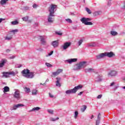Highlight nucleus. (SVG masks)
<instances>
[{"mask_svg": "<svg viewBox=\"0 0 125 125\" xmlns=\"http://www.w3.org/2000/svg\"><path fill=\"white\" fill-rule=\"evenodd\" d=\"M16 57V56H12L10 57H9V59H14Z\"/></svg>", "mask_w": 125, "mask_h": 125, "instance_id": "obj_46", "label": "nucleus"}, {"mask_svg": "<svg viewBox=\"0 0 125 125\" xmlns=\"http://www.w3.org/2000/svg\"><path fill=\"white\" fill-rule=\"evenodd\" d=\"M48 81H49V80H48V79H47V80H46V82H48Z\"/></svg>", "mask_w": 125, "mask_h": 125, "instance_id": "obj_64", "label": "nucleus"}, {"mask_svg": "<svg viewBox=\"0 0 125 125\" xmlns=\"http://www.w3.org/2000/svg\"><path fill=\"white\" fill-rule=\"evenodd\" d=\"M24 104H19L17 105H15L13 106V110H16L17 108H19L20 107H23Z\"/></svg>", "mask_w": 125, "mask_h": 125, "instance_id": "obj_20", "label": "nucleus"}, {"mask_svg": "<svg viewBox=\"0 0 125 125\" xmlns=\"http://www.w3.org/2000/svg\"><path fill=\"white\" fill-rule=\"evenodd\" d=\"M55 15L49 14L47 18V21L48 23H53L54 19L52 17H54Z\"/></svg>", "mask_w": 125, "mask_h": 125, "instance_id": "obj_9", "label": "nucleus"}, {"mask_svg": "<svg viewBox=\"0 0 125 125\" xmlns=\"http://www.w3.org/2000/svg\"><path fill=\"white\" fill-rule=\"evenodd\" d=\"M83 88V85H79L77 86H75L73 89H71L68 90H66L65 91L66 94H71L73 93H76L79 89H82Z\"/></svg>", "mask_w": 125, "mask_h": 125, "instance_id": "obj_2", "label": "nucleus"}, {"mask_svg": "<svg viewBox=\"0 0 125 125\" xmlns=\"http://www.w3.org/2000/svg\"><path fill=\"white\" fill-rule=\"evenodd\" d=\"M7 1H8V0H1L0 3L1 5H5Z\"/></svg>", "mask_w": 125, "mask_h": 125, "instance_id": "obj_24", "label": "nucleus"}, {"mask_svg": "<svg viewBox=\"0 0 125 125\" xmlns=\"http://www.w3.org/2000/svg\"><path fill=\"white\" fill-rule=\"evenodd\" d=\"M57 81L56 82V86H61V84L60 83V81H61V78L57 77L56 78Z\"/></svg>", "mask_w": 125, "mask_h": 125, "instance_id": "obj_19", "label": "nucleus"}, {"mask_svg": "<svg viewBox=\"0 0 125 125\" xmlns=\"http://www.w3.org/2000/svg\"><path fill=\"white\" fill-rule=\"evenodd\" d=\"M6 63H7V60L5 59H2L0 62V68H2Z\"/></svg>", "mask_w": 125, "mask_h": 125, "instance_id": "obj_16", "label": "nucleus"}, {"mask_svg": "<svg viewBox=\"0 0 125 125\" xmlns=\"http://www.w3.org/2000/svg\"><path fill=\"white\" fill-rule=\"evenodd\" d=\"M37 7H38V5H37V4H34L33 5V8H37Z\"/></svg>", "mask_w": 125, "mask_h": 125, "instance_id": "obj_49", "label": "nucleus"}, {"mask_svg": "<svg viewBox=\"0 0 125 125\" xmlns=\"http://www.w3.org/2000/svg\"><path fill=\"white\" fill-rule=\"evenodd\" d=\"M24 90L26 93H29V92H31V89L29 87H25L24 88Z\"/></svg>", "mask_w": 125, "mask_h": 125, "instance_id": "obj_26", "label": "nucleus"}, {"mask_svg": "<svg viewBox=\"0 0 125 125\" xmlns=\"http://www.w3.org/2000/svg\"><path fill=\"white\" fill-rule=\"evenodd\" d=\"M78 115H79V112L78 111H75L74 115L75 119H77V118L78 117Z\"/></svg>", "mask_w": 125, "mask_h": 125, "instance_id": "obj_37", "label": "nucleus"}, {"mask_svg": "<svg viewBox=\"0 0 125 125\" xmlns=\"http://www.w3.org/2000/svg\"><path fill=\"white\" fill-rule=\"evenodd\" d=\"M12 25H17V24H19V22L17 21H15L11 22Z\"/></svg>", "mask_w": 125, "mask_h": 125, "instance_id": "obj_32", "label": "nucleus"}, {"mask_svg": "<svg viewBox=\"0 0 125 125\" xmlns=\"http://www.w3.org/2000/svg\"><path fill=\"white\" fill-rule=\"evenodd\" d=\"M39 40L41 44L43 45H45L46 44V41L45 40V37L44 36H40Z\"/></svg>", "mask_w": 125, "mask_h": 125, "instance_id": "obj_8", "label": "nucleus"}, {"mask_svg": "<svg viewBox=\"0 0 125 125\" xmlns=\"http://www.w3.org/2000/svg\"><path fill=\"white\" fill-rule=\"evenodd\" d=\"M32 93V95H37L38 94V90H33Z\"/></svg>", "mask_w": 125, "mask_h": 125, "instance_id": "obj_30", "label": "nucleus"}, {"mask_svg": "<svg viewBox=\"0 0 125 125\" xmlns=\"http://www.w3.org/2000/svg\"><path fill=\"white\" fill-rule=\"evenodd\" d=\"M97 43L95 42H92L88 44V46H92V47L97 46Z\"/></svg>", "mask_w": 125, "mask_h": 125, "instance_id": "obj_22", "label": "nucleus"}, {"mask_svg": "<svg viewBox=\"0 0 125 125\" xmlns=\"http://www.w3.org/2000/svg\"><path fill=\"white\" fill-rule=\"evenodd\" d=\"M100 11H97V12H95L94 13V16H98V15H99L100 14Z\"/></svg>", "mask_w": 125, "mask_h": 125, "instance_id": "obj_33", "label": "nucleus"}, {"mask_svg": "<svg viewBox=\"0 0 125 125\" xmlns=\"http://www.w3.org/2000/svg\"><path fill=\"white\" fill-rule=\"evenodd\" d=\"M97 120H101V113H99L98 117H97Z\"/></svg>", "mask_w": 125, "mask_h": 125, "instance_id": "obj_42", "label": "nucleus"}, {"mask_svg": "<svg viewBox=\"0 0 125 125\" xmlns=\"http://www.w3.org/2000/svg\"><path fill=\"white\" fill-rule=\"evenodd\" d=\"M47 112H48V113H49V114H51V115H53L54 111H53V110H51V109H48V110H47Z\"/></svg>", "mask_w": 125, "mask_h": 125, "instance_id": "obj_36", "label": "nucleus"}, {"mask_svg": "<svg viewBox=\"0 0 125 125\" xmlns=\"http://www.w3.org/2000/svg\"><path fill=\"white\" fill-rule=\"evenodd\" d=\"M35 25H36V26H38V23H35Z\"/></svg>", "mask_w": 125, "mask_h": 125, "instance_id": "obj_62", "label": "nucleus"}, {"mask_svg": "<svg viewBox=\"0 0 125 125\" xmlns=\"http://www.w3.org/2000/svg\"><path fill=\"white\" fill-rule=\"evenodd\" d=\"M102 98V95H99L97 97L98 99H101Z\"/></svg>", "mask_w": 125, "mask_h": 125, "instance_id": "obj_47", "label": "nucleus"}, {"mask_svg": "<svg viewBox=\"0 0 125 125\" xmlns=\"http://www.w3.org/2000/svg\"><path fill=\"white\" fill-rule=\"evenodd\" d=\"M37 50H38V51H42V50H43V49H42V48H40L38 49Z\"/></svg>", "mask_w": 125, "mask_h": 125, "instance_id": "obj_51", "label": "nucleus"}, {"mask_svg": "<svg viewBox=\"0 0 125 125\" xmlns=\"http://www.w3.org/2000/svg\"><path fill=\"white\" fill-rule=\"evenodd\" d=\"M2 20H3V19L2 18L0 19V23H1V22H2Z\"/></svg>", "mask_w": 125, "mask_h": 125, "instance_id": "obj_57", "label": "nucleus"}, {"mask_svg": "<svg viewBox=\"0 0 125 125\" xmlns=\"http://www.w3.org/2000/svg\"><path fill=\"white\" fill-rule=\"evenodd\" d=\"M49 96H50V97L51 98H53V97H54V96H53V95L51 94V93H49Z\"/></svg>", "mask_w": 125, "mask_h": 125, "instance_id": "obj_48", "label": "nucleus"}, {"mask_svg": "<svg viewBox=\"0 0 125 125\" xmlns=\"http://www.w3.org/2000/svg\"><path fill=\"white\" fill-rule=\"evenodd\" d=\"M21 74L26 79H33L35 77V72H30L29 69H24L21 71Z\"/></svg>", "mask_w": 125, "mask_h": 125, "instance_id": "obj_1", "label": "nucleus"}, {"mask_svg": "<svg viewBox=\"0 0 125 125\" xmlns=\"http://www.w3.org/2000/svg\"><path fill=\"white\" fill-rule=\"evenodd\" d=\"M2 75L4 78H9V75L14 76L16 75V73L14 71L3 72Z\"/></svg>", "mask_w": 125, "mask_h": 125, "instance_id": "obj_7", "label": "nucleus"}, {"mask_svg": "<svg viewBox=\"0 0 125 125\" xmlns=\"http://www.w3.org/2000/svg\"><path fill=\"white\" fill-rule=\"evenodd\" d=\"M93 118H94V116L92 115L91 117V119H93Z\"/></svg>", "mask_w": 125, "mask_h": 125, "instance_id": "obj_58", "label": "nucleus"}, {"mask_svg": "<svg viewBox=\"0 0 125 125\" xmlns=\"http://www.w3.org/2000/svg\"><path fill=\"white\" fill-rule=\"evenodd\" d=\"M104 57H106V55H105V53H100L96 56V58L98 60L102 59V58H104Z\"/></svg>", "mask_w": 125, "mask_h": 125, "instance_id": "obj_18", "label": "nucleus"}, {"mask_svg": "<svg viewBox=\"0 0 125 125\" xmlns=\"http://www.w3.org/2000/svg\"><path fill=\"white\" fill-rule=\"evenodd\" d=\"M85 10L88 14H91V11L90 10V9H89V8L86 7Z\"/></svg>", "mask_w": 125, "mask_h": 125, "instance_id": "obj_31", "label": "nucleus"}, {"mask_svg": "<svg viewBox=\"0 0 125 125\" xmlns=\"http://www.w3.org/2000/svg\"><path fill=\"white\" fill-rule=\"evenodd\" d=\"M40 109H41V107H36L32 108L31 110H29V112H33L34 111H39V110H40Z\"/></svg>", "mask_w": 125, "mask_h": 125, "instance_id": "obj_23", "label": "nucleus"}, {"mask_svg": "<svg viewBox=\"0 0 125 125\" xmlns=\"http://www.w3.org/2000/svg\"><path fill=\"white\" fill-rule=\"evenodd\" d=\"M50 121H51V122H55V121H56V119H55V118H51L50 119Z\"/></svg>", "mask_w": 125, "mask_h": 125, "instance_id": "obj_45", "label": "nucleus"}, {"mask_svg": "<svg viewBox=\"0 0 125 125\" xmlns=\"http://www.w3.org/2000/svg\"><path fill=\"white\" fill-rule=\"evenodd\" d=\"M57 7V6L54 4H51L50 5V7L48 9V11L49 12V14H50V15H54V13H55V8Z\"/></svg>", "mask_w": 125, "mask_h": 125, "instance_id": "obj_5", "label": "nucleus"}, {"mask_svg": "<svg viewBox=\"0 0 125 125\" xmlns=\"http://www.w3.org/2000/svg\"><path fill=\"white\" fill-rule=\"evenodd\" d=\"M103 81V76H102V75L100 74L98 75L97 77L95 78V81L97 83H101Z\"/></svg>", "mask_w": 125, "mask_h": 125, "instance_id": "obj_10", "label": "nucleus"}, {"mask_svg": "<svg viewBox=\"0 0 125 125\" xmlns=\"http://www.w3.org/2000/svg\"><path fill=\"white\" fill-rule=\"evenodd\" d=\"M117 71L115 70H112V71H110L108 73V77H115V76H117Z\"/></svg>", "mask_w": 125, "mask_h": 125, "instance_id": "obj_14", "label": "nucleus"}, {"mask_svg": "<svg viewBox=\"0 0 125 125\" xmlns=\"http://www.w3.org/2000/svg\"><path fill=\"white\" fill-rule=\"evenodd\" d=\"M78 61V59H70L66 60L65 62H67L69 64H72L73 62H77Z\"/></svg>", "mask_w": 125, "mask_h": 125, "instance_id": "obj_17", "label": "nucleus"}, {"mask_svg": "<svg viewBox=\"0 0 125 125\" xmlns=\"http://www.w3.org/2000/svg\"><path fill=\"white\" fill-rule=\"evenodd\" d=\"M45 65L46 66H47V67H52V65L50 64L48 62H46L45 63Z\"/></svg>", "mask_w": 125, "mask_h": 125, "instance_id": "obj_38", "label": "nucleus"}, {"mask_svg": "<svg viewBox=\"0 0 125 125\" xmlns=\"http://www.w3.org/2000/svg\"><path fill=\"white\" fill-rule=\"evenodd\" d=\"M65 21H66V22H68V23H72V20H71V19H65Z\"/></svg>", "mask_w": 125, "mask_h": 125, "instance_id": "obj_41", "label": "nucleus"}, {"mask_svg": "<svg viewBox=\"0 0 125 125\" xmlns=\"http://www.w3.org/2000/svg\"><path fill=\"white\" fill-rule=\"evenodd\" d=\"M83 92H80L79 93H78V95H81L83 94Z\"/></svg>", "mask_w": 125, "mask_h": 125, "instance_id": "obj_55", "label": "nucleus"}, {"mask_svg": "<svg viewBox=\"0 0 125 125\" xmlns=\"http://www.w3.org/2000/svg\"><path fill=\"white\" fill-rule=\"evenodd\" d=\"M10 51H11V50L9 49H7L6 50V52L7 53H8L9 52H10Z\"/></svg>", "mask_w": 125, "mask_h": 125, "instance_id": "obj_50", "label": "nucleus"}, {"mask_svg": "<svg viewBox=\"0 0 125 125\" xmlns=\"http://www.w3.org/2000/svg\"><path fill=\"white\" fill-rule=\"evenodd\" d=\"M56 34L58 35L59 36H62V33H61L60 31H56Z\"/></svg>", "mask_w": 125, "mask_h": 125, "instance_id": "obj_40", "label": "nucleus"}, {"mask_svg": "<svg viewBox=\"0 0 125 125\" xmlns=\"http://www.w3.org/2000/svg\"><path fill=\"white\" fill-rule=\"evenodd\" d=\"M111 3V1H108L107 5H108V6H110Z\"/></svg>", "mask_w": 125, "mask_h": 125, "instance_id": "obj_54", "label": "nucleus"}, {"mask_svg": "<svg viewBox=\"0 0 125 125\" xmlns=\"http://www.w3.org/2000/svg\"><path fill=\"white\" fill-rule=\"evenodd\" d=\"M105 57L107 56V57H109V58H111L113 57V56H115V54L113 53V52H104Z\"/></svg>", "mask_w": 125, "mask_h": 125, "instance_id": "obj_15", "label": "nucleus"}, {"mask_svg": "<svg viewBox=\"0 0 125 125\" xmlns=\"http://www.w3.org/2000/svg\"><path fill=\"white\" fill-rule=\"evenodd\" d=\"M3 92H9V87L6 86L5 87H4L3 88Z\"/></svg>", "mask_w": 125, "mask_h": 125, "instance_id": "obj_25", "label": "nucleus"}, {"mask_svg": "<svg viewBox=\"0 0 125 125\" xmlns=\"http://www.w3.org/2000/svg\"><path fill=\"white\" fill-rule=\"evenodd\" d=\"M115 84V82H112V83H110V86H113Z\"/></svg>", "mask_w": 125, "mask_h": 125, "instance_id": "obj_53", "label": "nucleus"}, {"mask_svg": "<svg viewBox=\"0 0 125 125\" xmlns=\"http://www.w3.org/2000/svg\"><path fill=\"white\" fill-rule=\"evenodd\" d=\"M12 36H10V37H6L5 38V40L6 41H10V40H12Z\"/></svg>", "mask_w": 125, "mask_h": 125, "instance_id": "obj_34", "label": "nucleus"}, {"mask_svg": "<svg viewBox=\"0 0 125 125\" xmlns=\"http://www.w3.org/2000/svg\"><path fill=\"white\" fill-rule=\"evenodd\" d=\"M63 72V69H59L56 72H52V75L54 77H56V76H58L60 73H62Z\"/></svg>", "mask_w": 125, "mask_h": 125, "instance_id": "obj_13", "label": "nucleus"}, {"mask_svg": "<svg viewBox=\"0 0 125 125\" xmlns=\"http://www.w3.org/2000/svg\"><path fill=\"white\" fill-rule=\"evenodd\" d=\"M17 32H18V29H15V30L11 31V33H14V35L15 33H17Z\"/></svg>", "mask_w": 125, "mask_h": 125, "instance_id": "obj_43", "label": "nucleus"}, {"mask_svg": "<svg viewBox=\"0 0 125 125\" xmlns=\"http://www.w3.org/2000/svg\"><path fill=\"white\" fill-rule=\"evenodd\" d=\"M27 21L28 22V23H32V20H28Z\"/></svg>", "mask_w": 125, "mask_h": 125, "instance_id": "obj_56", "label": "nucleus"}, {"mask_svg": "<svg viewBox=\"0 0 125 125\" xmlns=\"http://www.w3.org/2000/svg\"><path fill=\"white\" fill-rule=\"evenodd\" d=\"M123 88H124V89H125V86L123 87Z\"/></svg>", "mask_w": 125, "mask_h": 125, "instance_id": "obj_63", "label": "nucleus"}, {"mask_svg": "<svg viewBox=\"0 0 125 125\" xmlns=\"http://www.w3.org/2000/svg\"><path fill=\"white\" fill-rule=\"evenodd\" d=\"M110 34L112 36H117L118 35V32L114 31H110Z\"/></svg>", "mask_w": 125, "mask_h": 125, "instance_id": "obj_27", "label": "nucleus"}, {"mask_svg": "<svg viewBox=\"0 0 125 125\" xmlns=\"http://www.w3.org/2000/svg\"><path fill=\"white\" fill-rule=\"evenodd\" d=\"M24 10H28V9H29V7H24Z\"/></svg>", "mask_w": 125, "mask_h": 125, "instance_id": "obj_52", "label": "nucleus"}, {"mask_svg": "<svg viewBox=\"0 0 125 125\" xmlns=\"http://www.w3.org/2000/svg\"><path fill=\"white\" fill-rule=\"evenodd\" d=\"M99 124H100V120L97 119L96 121V125H99Z\"/></svg>", "mask_w": 125, "mask_h": 125, "instance_id": "obj_44", "label": "nucleus"}, {"mask_svg": "<svg viewBox=\"0 0 125 125\" xmlns=\"http://www.w3.org/2000/svg\"><path fill=\"white\" fill-rule=\"evenodd\" d=\"M55 120H56V121H57V120H59V118L57 117V118H55Z\"/></svg>", "mask_w": 125, "mask_h": 125, "instance_id": "obj_60", "label": "nucleus"}, {"mask_svg": "<svg viewBox=\"0 0 125 125\" xmlns=\"http://www.w3.org/2000/svg\"><path fill=\"white\" fill-rule=\"evenodd\" d=\"M22 19L23 21H25V22H27V21H28L29 19V17L26 16V17H23Z\"/></svg>", "mask_w": 125, "mask_h": 125, "instance_id": "obj_29", "label": "nucleus"}, {"mask_svg": "<svg viewBox=\"0 0 125 125\" xmlns=\"http://www.w3.org/2000/svg\"><path fill=\"white\" fill-rule=\"evenodd\" d=\"M86 62H81L76 65V67L73 68L74 71H80L82 68H85L86 67Z\"/></svg>", "mask_w": 125, "mask_h": 125, "instance_id": "obj_3", "label": "nucleus"}, {"mask_svg": "<svg viewBox=\"0 0 125 125\" xmlns=\"http://www.w3.org/2000/svg\"><path fill=\"white\" fill-rule=\"evenodd\" d=\"M80 21H81L83 24L86 25H93V23L89 21H91V19L89 18H84L83 17L81 19H80Z\"/></svg>", "mask_w": 125, "mask_h": 125, "instance_id": "obj_4", "label": "nucleus"}, {"mask_svg": "<svg viewBox=\"0 0 125 125\" xmlns=\"http://www.w3.org/2000/svg\"><path fill=\"white\" fill-rule=\"evenodd\" d=\"M69 46H71V42H66L63 44V45L62 46V47L64 50H66Z\"/></svg>", "mask_w": 125, "mask_h": 125, "instance_id": "obj_12", "label": "nucleus"}, {"mask_svg": "<svg viewBox=\"0 0 125 125\" xmlns=\"http://www.w3.org/2000/svg\"><path fill=\"white\" fill-rule=\"evenodd\" d=\"M14 91H15V92L13 95L14 98H15V99H18V100H19V99L21 98L20 91L19 89H15Z\"/></svg>", "mask_w": 125, "mask_h": 125, "instance_id": "obj_6", "label": "nucleus"}, {"mask_svg": "<svg viewBox=\"0 0 125 125\" xmlns=\"http://www.w3.org/2000/svg\"><path fill=\"white\" fill-rule=\"evenodd\" d=\"M51 44L54 48H56V47H58L59 45V42L58 40L53 41L51 42Z\"/></svg>", "mask_w": 125, "mask_h": 125, "instance_id": "obj_11", "label": "nucleus"}, {"mask_svg": "<svg viewBox=\"0 0 125 125\" xmlns=\"http://www.w3.org/2000/svg\"><path fill=\"white\" fill-rule=\"evenodd\" d=\"M41 85H44L45 84V83H44L42 84V83H40Z\"/></svg>", "mask_w": 125, "mask_h": 125, "instance_id": "obj_59", "label": "nucleus"}, {"mask_svg": "<svg viewBox=\"0 0 125 125\" xmlns=\"http://www.w3.org/2000/svg\"><path fill=\"white\" fill-rule=\"evenodd\" d=\"M21 67H22V66H21V65H20L18 67V68H21Z\"/></svg>", "mask_w": 125, "mask_h": 125, "instance_id": "obj_61", "label": "nucleus"}, {"mask_svg": "<svg viewBox=\"0 0 125 125\" xmlns=\"http://www.w3.org/2000/svg\"><path fill=\"white\" fill-rule=\"evenodd\" d=\"M53 54V51H52L50 53H49L48 55H46V57H48V56H50Z\"/></svg>", "mask_w": 125, "mask_h": 125, "instance_id": "obj_39", "label": "nucleus"}, {"mask_svg": "<svg viewBox=\"0 0 125 125\" xmlns=\"http://www.w3.org/2000/svg\"><path fill=\"white\" fill-rule=\"evenodd\" d=\"M85 73H92L94 72V69L93 68H85L84 69Z\"/></svg>", "mask_w": 125, "mask_h": 125, "instance_id": "obj_21", "label": "nucleus"}, {"mask_svg": "<svg viewBox=\"0 0 125 125\" xmlns=\"http://www.w3.org/2000/svg\"><path fill=\"white\" fill-rule=\"evenodd\" d=\"M83 108H81V112H82V113H83L85 110H86V105H83Z\"/></svg>", "mask_w": 125, "mask_h": 125, "instance_id": "obj_28", "label": "nucleus"}, {"mask_svg": "<svg viewBox=\"0 0 125 125\" xmlns=\"http://www.w3.org/2000/svg\"><path fill=\"white\" fill-rule=\"evenodd\" d=\"M83 42V39H81L79 41H78V45H81Z\"/></svg>", "mask_w": 125, "mask_h": 125, "instance_id": "obj_35", "label": "nucleus"}]
</instances>
